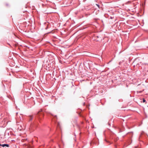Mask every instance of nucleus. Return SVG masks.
<instances>
[{"label":"nucleus","mask_w":148,"mask_h":148,"mask_svg":"<svg viewBox=\"0 0 148 148\" xmlns=\"http://www.w3.org/2000/svg\"><path fill=\"white\" fill-rule=\"evenodd\" d=\"M1 146L3 147H4L5 146H6L7 147H9V145L7 144H4L3 145H1Z\"/></svg>","instance_id":"nucleus-1"},{"label":"nucleus","mask_w":148,"mask_h":148,"mask_svg":"<svg viewBox=\"0 0 148 148\" xmlns=\"http://www.w3.org/2000/svg\"><path fill=\"white\" fill-rule=\"evenodd\" d=\"M146 101L145 100V99H143V102H145Z\"/></svg>","instance_id":"nucleus-2"},{"label":"nucleus","mask_w":148,"mask_h":148,"mask_svg":"<svg viewBox=\"0 0 148 148\" xmlns=\"http://www.w3.org/2000/svg\"><path fill=\"white\" fill-rule=\"evenodd\" d=\"M30 120H31L32 119V116H30Z\"/></svg>","instance_id":"nucleus-3"},{"label":"nucleus","mask_w":148,"mask_h":148,"mask_svg":"<svg viewBox=\"0 0 148 148\" xmlns=\"http://www.w3.org/2000/svg\"><path fill=\"white\" fill-rule=\"evenodd\" d=\"M42 110H41V111H39V112H38V114H39V112H41V111H42Z\"/></svg>","instance_id":"nucleus-4"},{"label":"nucleus","mask_w":148,"mask_h":148,"mask_svg":"<svg viewBox=\"0 0 148 148\" xmlns=\"http://www.w3.org/2000/svg\"><path fill=\"white\" fill-rule=\"evenodd\" d=\"M96 5H97V6L99 7V5H98V4H96Z\"/></svg>","instance_id":"nucleus-5"},{"label":"nucleus","mask_w":148,"mask_h":148,"mask_svg":"<svg viewBox=\"0 0 148 148\" xmlns=\"http://www.w3.org/2000/svg\"><path fill=\"white\" fill-rule=\"evenodd\" d=\"M1 145L0 144V146H1Z\"/></svg>","instance_id":"nucleus-6"},{"label":"nucleus","mask_w":148,"mask_h":148,"mask_svg":"<svg viewBox=\"0 0 148 148\" xmlns=\"http://www.w3.org/2000/svg\"><path fill=\"white\" fill-rule=\"evenodd\" d=\"M135 148H137L136 147H135Z\"/></svg>","instance_id":"nucleus-7"}]
</instances>
